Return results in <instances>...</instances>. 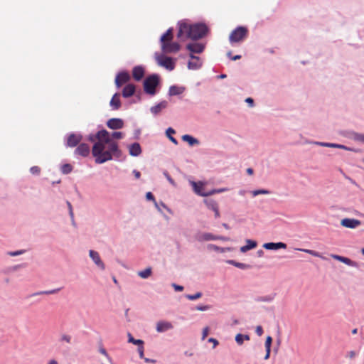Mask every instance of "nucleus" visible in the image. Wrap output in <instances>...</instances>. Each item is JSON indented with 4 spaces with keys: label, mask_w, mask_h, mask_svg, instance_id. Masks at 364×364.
Segmentation results:
<instances>
[{
    "label": "nucleus",
    "mask_w": 364,
    "mask_h": 364,
    "mask_svg": "<svg viewBox=\"0 0 364 364\" xmlns=\"http://www.w3.org/2000/svg\"><path fill=\"white\" fill-rule=\"evenodd\" d=\"M92 154L95 158V163L97 164H102L113 159L118 160L122 155L117 142L114 141L105 144L95 143L92 146Z\"/></svg>",
    "instance_id": "f257e3e1"
},
{
    "label": "nucleus",
    "mask_w": 364,
    "mask_h": 364,
    "mask_svg": "<svg viewBox=\"0 0 364 364\" xmlns=\"http://www.w3.org/2000/svg\"><path fill=\"white\" fill-rule=\"evenodd\" d=\"M178 26L177 38L181 41H196L203 38L208 31L207 26L202 23L191 24L186 21H179Z\"/></svg>",
    "instance_id": "f03ea898"
},
{
    "label": "nucleus",
    "mask_w": 364,
    "mask_h": 364,
    "mask_svg": "<svg viewBox=\"0 0 364 364\" xmlns=\"http://www.w3.org/2000/svg\"><path fill=\"white\" fill-rule=\"evenodd\" d=\"M160 84V77L158 74H152L145 78L143 83L144 91L150 96L157 93V87Z\"/></svg>",
    "instance_id": "7ed1b4c3"
},
{
    "label": "nucleus",
    "mask_w": 364,
    "mask_h": 364,
    "mask_svg": "<svg viewBox=\"0 0 364 364\" xmlns=\"http://www.w3.org/2000/svg\"><path fill=\"white\" fill-rule=\"evenodd\" d=\"M248 30L245 26H237L230 34L229 41L232 45L243 41L247 36Z\"/></svg>",
    "instance_id": "20e7f679"
},
{
    "label": "nucleus",
    "mask_w": 364,
    "mask_h": 364,
    "mask_svg": "<svg viewBox=\"0 0 364 364\" xmlns=\"http://www.w3.org/2000/svg\"><path fill=\"white\" fill-rule=\"evenodd\" d=\"M155 58L157 63L160 66L164 67L168 70H173L175 68V62L172 58L167 57L164 55H159L157 53H156Z\"/></svg>",
    "instance_id": "39448f33"
},
{
    "label": "nucleus",
    "mask_w": 364,
    "mask_h": 364,
    "mask_svg": "<svg viewBox=\"0 0 364 364\" xmlns=\"http://www.w3.org/2000/svg\"><path fill=\"white\" fill-rule=\"evenodd\" d=\"M191 60L187 63V68L191 70H198L203 67V60L195 55H188Z\"/></svg>",
    "instance_id": "423d86ee"
},
{
    "label": "nucleus",
    "mask_w": 364,
    "mask_h": 364,
    "mask_svg": "<svg viewBox=\"0 0 364 364\" xmlns=\"http://www.w3.org/2000/svg\"><path fill=\"white\" fill-rule=\"evenodd\" d=\"M205 48V44L202 43H189L186 46V49L189 51L188 55L202 53Z\"/></svg>",
    "instance_id": "0eeeda50"
},
{
    "label": "nucleus",
    "mask_w": 364,
    "mask_h": 364,
    "mask_svg": "<svg viewBox=\"0 0 364 364\" xmlns=\"http://www.w3.org/2000/svg\"><path fill=\"white\" fill-rule=\"evenodd\" d=\"M82 139V136L80 134H68L65 137V145L67 147H75L81 141Z\"/></svg>",
    "instance_id": "6e6552de"
},
{
    "label": "nucleus",
    "mask_w": 364,
    "mask_h": 364,
    "mask_svg": "<svg viewBox=\"0 0 364 364\" xmlns=\"http://www.w3.org/2000/svg\"><path fill=\"white\" fill-rule=\"evenodd\" d=\"M161 50L166 53H175L180 50L181 46L177 42L166 41L161 43Z\"/></svg>",
    "instance_id": "1a4fd4ad"
},
{
    "label": "nucleus",
    "mask_w": 364,
    "mask_h": 364,
    "mask_svg": "<svg viewBox=\"0 0 364 364\" xmlns=\"http://www.w3.org/2000/svg\"><path fill=\"white\" fill-rule=\"evenodd\" d=\"M89 256L92 260V262L95 263V264L101 270L105 269V265L102 260L101 259V257L100 256V254L98 252L95 250H90L89 251Z\"/></svg>",
    "instance_id": "9d476101"
},
{
    "label": "nucleus",
    "mask_w": 364,
    "mask_h": 364,
    "mask_svg": "<svg viewBox=\"0 0 364 364\" xmlns=\"http://www.w3.org/2000/svg\"><path fill=\"white\" fill-rule=\"evenodd\" d=\"M97 141L96 143H101L105 144L106 143L114 141L110 136V134L106 129H101L97 132Z\"/></svg>",
    "instance_id": "9b49d317"
},
{
    "label": "nucleus",
    "mask_w": 364,
    "mask_h": 364,
    "mask_svg": "<svg viewBox=\"0 0 364 364\" xmlns=\"http://www.w3.org/2000/svg\"><path fill=\"white\" fill-rule=\"evenodd\" d=\"M194 238L199 242L215 240V235L210 232H198L195 234Z\"/></svg>",
    "instance_id": "f8f14e48"
},
{
    "label": "nucleus",
    "mask_w": 364,
    "mask_h": 364,
    "mask_svg": "<svg viewBox=\"0 0 364 364\" xmlns=\"http://www.w3.org/2000/svg\"><path fill=\"white\" fill-rule=\"evenodd\" d=\"M341 225L345 228L355 229L361 225V222L357 219L346 218L341 220Z\"/></svg>",
    "instance_id": "ddd939ff"
},
{
    "label": "nucleus",
    "mask_w": 364,
    "mask_h": 364,
    "mask_svg": "<svg viewBox=\"0 0 364 364\" xmlns=\"http://www.w3.org/2000/svg\"><path fill=\"white\" fill-rule=\"evenodd\" d=\"M130 80V75L127 71L119 72L115 77V85L120 87L123 83H126Z\"/></svg>",
    "instance_id": "4468645a"
},
{
    "label": "nucleus",
    "mask_w": 364,
    "mask_h": 364,
    "mask_svg": "<svg viewBox=\"0 0 364 364\" xmlns=\"http://www.w3.org/2000/svg\"><path fill=\"white\" fill-rule=\"evenodd\" d=\"M106 124L111 129H120L124 127V123L122 119L112 118L107 122Z\"/></svg>",
    "instance_id": "2eb2a0df"
},
{
    "label": "nucleus",
    "mask_w": 364,
    "mask_h": 364,
    "mask_svg": "<svg viewBox=\"0 0 364 364\" xmlns=\"http://www.w3.org/2000/svg\"><path fill=\"white\" fill-rule=\"evenodd\" d=\"M90 152V149L88 144L85 143H81L79 146L75 149L74 154L75 155H78L82 157H87Z\"/></svg>",
    "instance_id": "dca6fc26"
},
{
    "label": "nucleus",
    "mask_w": 364,
    "mask_h": 364,
    "mask_svg": "<svg viewBox=\"0 0 364 364\" xmlns=\"http://www.w3.org/2000/svg\"><path fill=\"white\" fill-rule=\"evenodd\" d=\"M189 183L193 187V191L196 194L200 196L207 197V192L203 191L204 186L203 182H195L193 181H190Z\"/></svg>",
    "instance_id": "f3484780"
},
{
    "label": "nucleus",
    "mask_w": 364,
    "mask_h": 364,
    "mask_svg": "<svg viewBox=\"0 0 364 364\" xmlns=\"http://www.w3.org/2000/svg\"><path fill=\"white\" fill-rule=\"evenodd\" d=\"M168 103L166 100H162L150 108V112L154 116H157L160 112L167 108Z\"/></svg>",
    "instance_id": "a211bd4d"
},
{
    "label": "nucleus",
    "mask_w": 364,
    "mask_h": 364,
    "mask_svg": "<svg viewBox=\"0 0 364 364\" xmlns=\"http://www.w3.org/2000/svg\"><path fill=\"white\" fill-rule=\"evenodd\" d=\"M173 326L169 321H161L156 323V330L159 333H164L173 329Z\"/></svg>",
    "instance_id": "6ab92c4d"
},
{
    "label": "nucleus",
    "mask_w": 364,
    "mask_h": 364,
    "mask_svg": "<svg viewBox=\"0 0 364 364\" xmlns=\"http://www.w3.org/2000/svg\"><path fill=\"white\" fill-rule=\"evenodd\" d=\"M263 247L266 250H276L279 249H286L287 244L279 242H267L263 245Z\"/></svg>",
    "instance_id": "aec40b11"
},
{
    "label": "nucleus",
    "mask_w": 364,
    "mask_h": 364,
    "mask_svg": "<svg viewBox=\"0 0 364 364\" xmlns=\"http://www.w3.org/2000/svg\"><path fill=\"white\" fill-rule=\"evenodd\" d=\"M144 75V68L141 65L134 67L132 70V76L136 81H140Z\"/></svg>",
    "instance_id": "412c9836"
},
{
    "label": "nucleus",
    "mask_w": 364,
    "mask_h": 364,
    "mask_svg": "<svg viewBox=\"0 0 364 364\" xmlns=\"http://www.w3.org/2000/svg\"><path fill=\"white\" fill-rule=\"evenodd\" d=\"M129 153L132 156H138L141 154V148L139 143L134 142L129 146Z\"/></svg>",
    "instance_id": "4be33fe9"
},
{
    "label": "nucleus",
    "mask_w": 364,
    "mask_h": 364,
    "mask_svg": "<svg viewBox=\"0 0 364 364\" xmlns=\"http://www.w3.org/2000/svg\"><path fill=\"white\" fill-rule=\"evenodd\" d=\"M136 87L134 84L127 85L122 90V96L124 98L132 97L135 92Z\"/></svg>",
    "instance_id": "5701e85b"
},
{
    "label": "nucleus",
    "mask_w": 364,
    "mask_h": 364,
    "mask_svg": "<svg viewBox=\"0 0 364 364\" xmlns=\"http://www.w3.org/2000/svg\"><path fill=\"white\" fill-rule=\"evenodd\" d=\"M109 105L112 108V110H117L120 108L121 107V101H120V99H119V93H115L111 100H110V102H109Z\"/></svg>",
    "instance_id": "b1692460"
},
{
    "label": "nucleus",
    "mask_w": 364,
    "mask_h": 364,
    "mask_svg": "<svg viewBox=\"0 0 364 364\" xmlns=\"http://www.w3.org/2000/svg\"><path fill=\"white\" fill-rule=\"evenodd\" d=\"M186 88L183 86L171 85L168 89L169 96H176L182 94Z\"/></svg>",
    "instance_id": "393cba45"
},
{
    "label": "nucleus",
    "mask_w": 364,
    "mask_h": 364,
    "mask_svg": "<svg viewBox=\"0 0 364 364\" xmlns=\"http://www.w3.org/2000/svg\"><path fill=\"white\" fill-rule=\"evenodd\" d=\"M181 139L183 141L187 142L191 146H198L200 144V141L198 139L189 134L183 135Z\"/></svg>",
    "instance_id": "a878e982"
},
{
    "label": "nucleus",
    "mask_w": 364,
    "mask_h": 364,
    "mask_svg": "<svg viewBox=\"0 0 364 364\" xmlns=\"http://www.w3.org/2000/svg\"><path fill=\"white\" fill-rule=\"evenodd\" d=\"M358 133L353 130H346L342 132V136L357 142Z\"/></svg>",
    "instance_id": "bb28decb"
},
{
    "label": "nucleus",
    "mask_w": 364,
    "mask_h": 364,
    "mask_svg": "<svg viewBox=\"0 0 364 364\" xmlns=\"http://www.w3.org/2000/svg\"><path fill=\"white\" fill-rule=\"evenodd\" d=\"M247 245H244L240 247V252H246L250 250H252L257 247V242L252 240H246Z\"/></svg>",
    "instance_id": "cd10ccee"
},
{
    "label": "nucleus",
    "mask_w": 364,
    "mask_h": 364,
    "mask_svg": "<svg viewBox=\"0 0 364 364\" xmlns=\"http://www.w3.org/2000/svg\"><path fill=\"white\" fill-rule=\"evenodd\" d=\"M207 248L209 250H213V251L220 252L222 253L225 252H230L232 250V248H230V247H220L214 244H208L207 245Z\"/></svg>",
    "instance_id": "c85d7f7f"
},
{
    "label": "nucleus",
    "mask_w": 364,
    "mask_h": 364,
    "mask_svg": "<svg viewBox=\"0 0 364 364\" xmlns=\"http://www.w3.org/2000/svg\"><path fill=\"white\" fill-rule=\"evenodd\" d=\"M226 262L228 264H232V265H233L239 269H247L250 267V265H249L247 264L238 262L233 259H228L226 261Z\"/></svg>",
    "instance_id": "c756f323"
},
{
    "label": "nucleus",
    "mask_w": 364,
    "mask_h": 364,
    "mask_svg": "<svg viewBox=\"0 0 364 364\" xmlns=\"http://www.w3.org/2000/svg\"><path fill=\"white\" fill-rule=\"evenodd\" d=\"M173 38V29L168 28L166 33H164L160 38L161 43L166 41H171Z\"/></svg>",
    "instance_id": "7c9ffc66"
},
{
    "label": "nucleus",
    "mask_w": 364,
    "mask_h": 364,
    "mask_svg": "<svg viewBox=\"0 0 364 364\" xmlns=\"http://www.w3.org/2000/svg\"><path fill=\"white\" fill-rule=\"evenodd\" d=\"M203 203L205 204V205L207 206V208L208 209H210L213 211L218 208V203L213 199H210V198L205 199L203 200Z\"/></svg>",
    "instance_id": "2f4dec72"
},
{
    "label": "nucleus",
    "mask_w": 364,
    "mask_h": 364,
    "mask_svg": "<svg viewBox=\"0 0 364 364\" xmlns=\"http://www.w3.org/2000/svg\"><path fill=\"white\" fill-rule=\"evenodd\" d=\"M250 339V336L247 334L238 333L235 336V341L240 346L242 345L245 341H249Z\"/></svg>",
    "instance_id": "473e14b6"
},
{
    "label": "nucleus",
    "mask_w": 364,
    "mask_h": 364,
    "mask_svg": "<svg viewBox=\"0 0 364 364\" xmlns=\"http://www.w3.org/2000/svg\"><path fill=\"white\" fill-rule=\"evenodd\" d=\"M176 133V131L171 128L168 127L166 131V136L168 138V139L173 143L174 144L177 145L178 144V141L176 138L173 136L172 134H174Z\"/></svg>",
    "instance_id": "72a5a7b5"
},
{
    "label": "nucleus",
    "mask_w": 364,
    "mask_h": 364,
    "mask_svg": "<svg viewBox=\"0 0 364 364\" xmlns=\"http://www.w3.org/2000/svg\"><path fill=\"white\" fill-rule=\"evenodd\" d=\"M275 296H276V294L273 293V294H271L269 295L259 296L258 298H257L256 301H260V302L269 303V302H272L274 299Z\"/></svg>",
    "instance_id": "f704fd0d"
},
{
    "label": "nucleus",
    "mask_w": 364,
    "mask_h": 364,
    "mask_svg": "<svg viewBox=\"0 0 364 364\" xmlns=\"http://www.w3.org/2000/svg\"><path fill=\"white\" fill-rule=\"evenodd\" d=\"M61 289H62V288L60 287V288L53 289L51 290L41 291L34 293L33 295L38 296V295L55 294H57L58 292H59Z\"/></svg>",
    "instance_id": "c9c22d12"
},
{
    "label": "nucleus",
    "mask_w": 364,
    "mask_h": 364,
    "mask_svg": "<svg viewBox=\"0 0 364 364\" xmlns=\"http://www.w3.org/2000/svg\"><path fill=\"white\" fill-rule=\"evenodd\" d=\"M127 336H128V342L131 343L134 345H136L139 346L141 345H144V341L141 339L134 338V337L132 336V334L130 333H128Z\"/></svg>",
    "instance_id": "e433bc0d"
},
{
    "label": "nucleus",
    "mask_w": 364,
    "mask_h": 364,
    "mask_svg": "<svg viewBox=\"0 0 364 364\" xmlns=\"http://www.w3.org/2000/svg\"><path fill=\"white\" fill-rule=\"evenodd\" d=\"M151 272H152L151 268L148 267V268H146L144 270L139 272L138 275L142 279H147L149 277L151 276Z\"/></svg>",
    "instance_id": "4c0bfd02"
},
{
    "label": "nucleus",
    "mask_w": 364,
    "mask_h": 364,
    "mask_svg": "<svg viewBox=\"0 0 364 364\" xmlns=\"http://www.w3.org/2000/svg\"><path fill=\"white\" fill-rule=\"evenodd\" d=\"M314 144L323 146V147H330V148H337L338 144L336 143H328V142H321V141H312Z\"/></svg>",
    "instance_id": "58836bf2"
},
{
    "label": "nucleus",
    "mask_w": 364,
    "mask_h": 364,
    "mask_svg": "<svg viewBox=\"0 0 364 364\" xmlns=\"http://www.w3.org/2000/svg\"><path fill=\"white\" fill-rule=\"evenodd\" d=\"M230 189L228 188H214L207 192V196H210L216 193H221L223 192L228 191Z\"/></svg>",
    "instance_id": "ea45409f"
},
{
    "label": "nucleus",
    "mask_w": 364,
    "mask_h": 364,
    "mask_svg": "<svg viewBox=\"0 0 364 364\" xmlns=\"http://www.w3.org/2000/svg\"><path fill=\"white\" fill-rule=\"evenodd\" d=\"M298 251H301V252H306V253H308L314 257H321V254L318 252H316L315 250H309V249H302V248H297L296 249Z\"/></svg>",
    "instance_id": "a19ab883"
},
{
    "label": "nucleus",
    "mask_w": 364,
    "mask_h": 364,
    "mask_svg": "<svg viewBox=\"0 0 364 364\" xmlns=\"http://www.w3.org/2000/svg\"><path fill=\"white\" fill-rule=\"evenodd\" d=\"M25 267H26V264H16L14 266H11L6 269V273L14 272H16V271L18 270L19 269L23 268Z\"/></svg>",
    "instance_id": "79ce46f5"
},
{
    "label": "nucleus",
    "mask_w": 364,
    "mask_h": 364,
    "mask_svg": "<svg viewBox=\"0 0 364 364\" xmlns=\"http://www.w3.org/2000/svg\"><path fill=\"white\" fill-rule=\"evenodd\" d=\"M252 195L253 197H255L258 195H268L271 192L267 190V189H258V190H255V191H252L250 192Z\"/></svg>",
    "instance_id": "37998d69"
},
{
    "label": "nucleus",
    "mask_w": 364,
    "mask_h": 364,
    "mask_svg": "<svg viewBox=\"0 0 364 364\" xmlns=\"http://www.w3.org/2000/svg\"><path fill=\"white\" fill-rule=\"evenodd\" d=\"M60 171L63 174H68L72 172L73 166L69 164H65L61 166Z\"/></svg>",
    "instance_id": "c03bdc74"
},
{
    "label": "nucleus",
    "mask_w": 364,
    "mask_h": 364,
    "mask_svg": "<svg viewBox=\"0 0 364 364\" xmlns=\"http://www.w3.org/2000/svg\"><path fill=\"white\" fill-rule=\"evenodd\" d=\"M343 263L346 264L348 266L358 268L359 264L357 262L353 261L348 257H346L345 259H343Z\"/></svg>",
    "instance_id": "a18cd8bd"
},
{
    "label": "nucleus",
    "mask_w": 364,
    "mask_h": 364,
    "mask_svg": "<svg viewBox=\"0 0 364 364\" xmlns=\"http://www.w3.org/2000/svg\"><path fill=\"white\" fill-rule=\"evenodd\" d=\"M59 341H60V342H65V343L70 344V343H71V341H72V337H71V336H70L68 334L63 333L60 336Z\"/></svg>",
    "instance_id": "49530a36"
},
{
    "label": "nucleus",
    "mask_w": 364,
    "mask_h": 364,
    "mask_svg": "<svg viewBox=\"0 0 364 364\" xmlns=\"http://www.w3.org/2000/svg\"><path fill=\"white\" fill-rule=\"evenodd\" d=\"M26 252V250H16V251H9L7 252V255H9L11 257H16V256H19V255H21L23 254H24Z\"/></svg>",
    "instance_id": "de8ad7c7"
},
{
    "label": "nucleus",
    "mask_w": 364,
    "mask_h": 364,
    "mask_svg": "<svg viewBox=\"0 0 364 364\" xmlns=\"http://www.w3.org/2000/svg\"><path fill=\"white\" fill-rule=\"evenodd\" d=\"M186 298H187L188 300L194 301L196 300L202 296L201 292H197L195 294H186L185 295Z\"/></svg>",
    "instance_id": "09e8293b"
},
{
    "label": "nucleus",
    "mask_w": 364,
    "mask_h": 364,
    "mask_svg": "<svg viewBox=\"0 0 364 364\" xmlns=\"http://www.w3.org/2000/svg\"><path fill=\"white\" fill-rule=\"evenodd\" d=\"M337 149H343V150H346V151H354V152H358V149H354V148H352V147H349V146H347L346 145H343V144H338Z\"/></svg>",
    "instance_id": "8fccbe9b"
},
{
    "label": "nucleus",
    "mask_w": 364,
    "mask_h": 364,
    "mask_svg": "<svg viewBox=\"0 0 364 364\" xmlns=\"http://www.w3.org/2000/svg\"><path fill=\"white\" fill-rule=\"evenodd\" d=\"M110 136H111L112 139H120L124 137V134L121 132H114L110 134Z\"/></svg>",
    "instance_id": "3c124183"
},
{
    "label": "nucleus",
    "mask_w": 364,
    "mask_h": 364,
    "mask_svg": "<svg viewBox=\"0 0 364 364\" xmlns=\"http://www.w3.org/2000/svg\"><path fill=\"white\" fill-rule=\"evenodd\" d=\"M272 342V338L270 336H268L266 338L264 346L265 350H271V346Z\"/></svg>",
    "instance_id": "603ef678"
},
{
    "label": "nucleus",
    "mask_w": 364,
    "mask_h": 364,
    "mask_svg": "<svg viewBox=\"0 0 364 364\" xmlns=\"http://www.w3.org/2000/svg\"><path fill=\"white\" fill-rule=\"evenodd\" d=\"M163 174L164 176L166 178V179L168 180V181L174 187L176 186V184L175 183V181H173V179L171 177V176L168 174V173L167 172V171H164L163 172Z\"/></svg>",
    "instance_id": "864d4df0"
},
{
    "label": "nucleus",
    "mask_w": 364,
    "mask_h": 364,
    "mask_svg": "<svg viewBox=\"0 0 364 364\" xmlns=\"http://www.w3.org/2000/svg\"><path fill=\"white\" fill-rule=\"evenodd\" d=\"M30 172L33 175L38 176L41 173V168L37 166H33L31 167Z\"/></svg>",
    "instance_id": "5fc2aeb1"
},
{
    "label": "nucleus",
    "mask_w": 364,
    "mask_h": 364,
    "mask_svg": "<svg viewBox=\"0 0 364 364\" xmlns=\"http://www.w3.org/2000/svg\"><path fill=\"white\" fill-rule=\"evenodd\" d=\"M138 353H139V358H144V345H141V346H138Z\"/></svg>",
    "instance_id": "6e6d98bb"
},
{
    "label": "nucleus",
    "mask_w": 364,
    "mask_h": 364,
    "mask_svg": "<svg viewBox=\"0 0 364 364\" xmlns=\"http://www.w3.org/2000/svg\"><path fill=\"white\" fill-rule=\"evenodd\" d=\"M66 204L68 208L69 215H70L71 219L73 220H74V213H73V206L69 201H67Z\"/></svg>",
    "instance_id": "4d7b16f0"
},
{
    "label": "nucleus",
    "mask_w": 364,
    "mask_h": 364,
    "mask_svg": "<svg viewBox=\"0 0 364 364\" xmlns=\"http://www.w3.org/2000/svg\"><path fill=\"white\" fill-rule=\"evenodd\" d=\"M196 309L198 310V311H208L210 309V306L208 305H198L196 307Z\"/></svg>",
    "instance_id": "13d9d810"
},
{
    "label": "nucleus",
    "mask_w": 364,
    "mask_h": 364,
    "mask_svg": "<svg viewBox=\"0 0 364 364\" xmlns=\"http://www.w3.org/2000/svg\"><path fill=\"white\" fill-rule=\"evenodd\" d=\"M146 198L147 200H151L153 201L154 203L156 201L155 200V198L154 196V195L152 194L151 192H147L146 194Z\"/></svg>",
    "instance_id": "bf43d9fd"
},
{
    "label": "nucleus",
    "mask_w": 364,
    "mask_h": 364,
    "mask_svg": "<svg viewBox=\"0 0 364 364\" xmlns=\"http://www.w3.org/2000/svg\"><path fill=\"white\" fill-rule=\"evenodd\" d=\"M99 352L100 353H102V355H104L109 360H111L109 355H108V353H107L106 350L102 347H100L99 348Z\"/></svg>",
    "instance_id": "052dcab7"
},
{
    "label": "nucleus",
    "mask_w": 364,
    "mask_h": 364,
    "mask_svg": "<svg viewBox=\"0 0 364 364\" xmlns=\"http://www.w3.org/2000/svg\"><path fill=\"white\" fill-rule=\"evenodd\" d=\"M331 257L333 258L336 260H338L339 262H341L343 263V259H345L346 257H343L338 255H331Z\"/></svg>",
    "instance_id": "680f3d73"
},
{
    "label": "nucleus",
    "mask_w": 364,
    "mask_h": 364,
    "mask_svg": "<svg viewBox=\"0 0 364 364\" xmlns=\"http://www.w3.org/2000/svg\"><path fill=\"white\" fill-rule=\"evenodd\" d=\"M171 286L173 287V288L174 289V290L176 291H181L183 290V286H181V285H178V284H176L175 283H173L171 284Z\"/></svg>",
    "instance_id": "e2e57ef3"
},
{
    "label": "nucleus",
    "mask_w": 364,
    "mask_h": 364,
    "mask_svg": "<svg viewBox=\"0 0 364 364\" xmlns=\"http://www.w3.org/2000/svg\"><path fill=\"white\" fill-rule=\"evenodd\" d=\"M245 102H247L250 107H253L255 106L254 100L251 97H247L245 99Z\"/></svg>",
    "instance_id": "0e129e2a"
},
{
    "label": "nucleus",
    "mask_w": 364,
    "mask_h": 364,
    "mask_svg": "<svg viewBox=\"0 0 364 364\" xmlns=\"http://www.w3.org/2000/svg\"><path fill=\"white\" fill-rule=\"evenodd\" d=\"M357 142L364 144V132L363 133H358Z\"/></svg>",
    "instance_id": "69168bd1"
},
{
    "label": "nucleus",
    "mask_w": 364,
    "mask_h": 364,
    "mask_svg": "<svg viewBox=\"0 0 364 364\" xmlns=\"http://www.w3.org/2000/svg\"><path fill=\"white\" fill-rule=\"evenodd\" d=\"M255 332L259 336H261L263 334L262 327L261 326H257L255 328Z\"/></svg>",
    "instance_id": "338daca9"
},
{
    "label": "nucleus",
    "mask_w": 364,
    "mask_h": 364,
    "mask_svg": "<svg viewBox=\"0 0 364 364\" xmlns=\"http://www.w3.org/2000/svg\"><path fill=\"white\" fill-rule=\"evenodd\" d=\"M208 332H209V328L208 327H205L203 328V333H202V339L204 340L208 334Z\"/></svg>",
    "instance_id": "774afa93"
}]
</instances>
